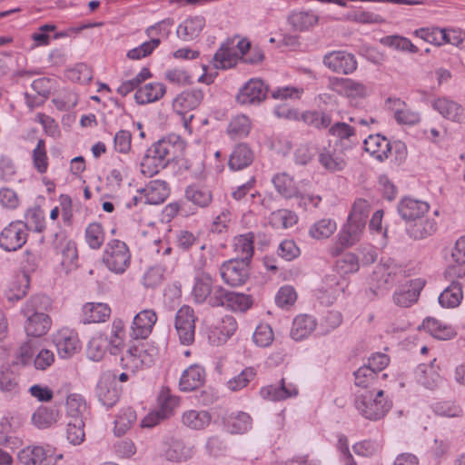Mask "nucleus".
Returning a JSON list of instances; mask_svg holds the SVG:
<instances>
[{
    "label": "nucleus",
    "mask_w": 465,
    "mask_h": 465,
    "mask_svg": "<svg viewBox=\"0 0 465 465\" xmlns=\"http://www.w3.org/2000/svg\"><path fill=\"white\" fill-rule=\"evenodd\" d=\"M353 405L359 414L370 420L382 419L391 409L392 401L384 395L382 390L358 391L354 395Z\"/></svg>",
    "instance_id": "nucleus-1"
},
{
    "label": "nucleus",
    "mask_w": 465,
    "mask_h": 465,
    "mask_svg": "<svg viewBox=\"0 0 465 465\" xmlns=\"http://www.w3.org/2000/svg\"><path fill=\"white\" fill-rule=\"evenodd\" d=\"M102 261L110 272L123 274L131 263V252L127 244L116 239L109 241L104 250Z\"/></svg>",
    "instance_id": "nucleus-2"
},
{
    "label": "nucleus",
    "mask_w": 465,
    "mask_h": 465,
    "mask_svg": "<svg viewBox=\"0 0 465 465\" xmlns=\"http://www.w3.org/2000/svg\"><path fill=\"white\" fill-rule=\"evenodd\" d=\"M28 224L21 220L8 223L0 232V248L5 252L20 250L27 242Z\"/></svg>",
    "instance_id": "nucleus-3"
},
{
    "label": "nucleus",
    "mask_w": 465,
    "mask_h": 465,
    "mask_svg": "<svg viewBox=\"0 0 465 465\" xmlns=\"http://www.w3.org/2000/svg\"><path fill=\"white\" fill-rule=\"evenodd\" d=\"M17 458L22 465H55L63 455H56L49 445H31L20 450Z\"/></svg>",
    "instance_id": "nucleus-4"
},
{
    "label": "nucleus",
    "mask_w": 465,
    "mask_h": 465,
    "mask_svg": "<svg viewBox=\"0 0 465 465\" xmlns=\"http://www.w3.org/2000/svg\"><path fill=\"white\" fill-rule=\"evenodd\" d=\"M365 224L347 218L346 223L337 235V243L330 248L331 256H338L343 249L349 248L360 242L365 229Z\"/></svg>",
    "instance_id": "nucleus-5"
},
{
    "label": "nucleus",
    "mask_w": 465,
    "mask_h": 465,
    "mask_svg": "<svg viewBox=\"0 0 465 465\" xmlns=\"http://www.w3.org/2000/svg\"><path fill=\"white\" fill-rule=\"evenodd\" d=\"M153 363V356L143 345L130 346L121 357V366L133 374L149 368Z\"/></svg>",
    "instance_id": "nucleus-6"
},
{
    "label": "nucleus",
    "mask_w": 465,
    "mask_h": 465,
    "mask_svg": "<svg viewBox=\"0 0 465 465\" xmlns=\"http://www.w3.org/2000/svg\"><path fill=\"white\" fill-rule=\"evenodd\" d=\"M195 320L193 309L189 305H183L177 311L174 326L182 344L190 345L194 341Z\"/></svg>",
    "instance_id": "nucleus-7"
},
{
    "label": "nucleus",
    "mask_w": 465,
    "mask_h": 465,
    "mask_svg": "<svg viewBox=\"0 0 465 465\" xmlns=\"http://www.w3.org/2000/svg\"><path fill=\"white\" fill-rule=\"evenodd\" d=\"M322 64L331 72L351 74L357 69L355 56L344 50L328 52L322 58Z\"/></svg>",
    "instance_id": "nucleus-8"
},
{
    "label": "nucleus",
    "mask_w": 465,
    "mask_h": 465,
    "mask_svg": "<svg viewBox=\"0 0 465 465\" xmlns=\"http://www.w3.org/2000/svg\"><path fill=\"white\" fill-rule=\"evenodd\" d=\"M220 274L226 284L241 286L249 277V262L236 258L226 261L220 268Z\"/></svg>",
    "instance_id": "nucleus-9"
},
{
    "label": "nucleus",
    "mask_w": 465,
    "mask_h": 465,
    "mask_svg": "<svg viewBox=\"0 0 465 465\" xmlns=\"http://www.w3.org/2000/svg\"><path fill=\"white\" fill-rule=\"evenodd\" d=\"M328 134L335 139V146L343 152L352 150L360 143L356 129L345 122L331 124Z\"/></svg>",
    "instance_id": "nucleus-10"
},
{
    "label": "nucleus",
    "mask_w": 465,
    "mask_h": 465,
    "mask_svg": "<svg viewBox=\"0 0 465 465\" xmlns=\"http://www.w3.org/2000/svg\"><path fill=\"white\" fill-rule=\"evenodd\" d=\"M268 87L261 79H251L239 89L236 101L241 105H258L267 95Z\"/></svg>",
    "instance_id": "nucleus-11"
},
{
    "label": "nucleus",
    "mask_w": 465,
    "mask_h": 465,
    "mask_svg": "<svg viewBox=\"0 0 465 465\" xmlns=\"http://www.w3.org/2000/svg\"><path fill=\"white\" fill-rule=\"evenodd\" d=\"M116 374L107 371L101 374L97 382L95 393L98 401L107 409L112 408L119 401V392L114 386Z\"/></svg>",
    "instance_id": "nucleus-12"
},
{
    "label": "nucleus",
    "mask_w": 465,
    "mask_h": 465,
    "mask_svg": "<svg viewBox=\"0 0 465 465\" xmlns=\"http://www.w3.org/2000/svg\"><path fill=\"white\" fill-rule=\"evenodd\" d=\"M157 322V314L153 309L139 312L133 320L130 336L134 340H145L152 333Z\"/></svg>",
    "instance_id": "nucleus-13"
},
{
    "label": "nucleus",
    "mask_w": 465,
    "mask_h": 465,
    "mask_svg": "<svg viewBox=\"0 0 465 465\" xmlns=\"http://www.w3.org/2000/svg\"><path fill=\"white\" fill-rule=\"evenodd\" d=\"M345 280L336 274H329L322 280L318 299L325 306L331 305L345 290Z\"/></svg>",
    "instance_id": "nucleus-14"
},
{
    "label": "nucleus",
    "mask_w": 465,
    "mask_h": 465,
    "mask_svg": "<svg viewBox=\"0 0 465 465\" xmlns=\"http://www.w3.org/2000/svg\"><path fill=\"white\" fill-rule=\"evenodd\" d=\"M54 342L61 358L72 357L80 349L78 334L69 328L59 330L54 336Z\"/></svg>",
    "instance_id": "nucleus-15"
},
{
    "label": "nucleus",
    "mask_w": 465,
    "mask_h": 465,
    "mask_svg": "<svg viewBox=\"0 0 465 465\" xmlns=\"http://www.w3.org/2000/svg\"><path fill=\"white\" fill-rule=\"evenodd\" d=\"M430 209V204L421 200L411 197L402 198L398 205L397 211L399 215L406 223H412L413 220L422 218Z\"/></svg>",
    "instance_id": "nucleus-16"
},
{
    "label": "nucleus",
    "mask_w": 465,
    "mask_h": 465,
    "mask_svg": "<svg viewBox=\"0 0 465 465\" xmlns=\"http://www.w3.org/2000/svg\"><path fill=\"white\" fill-rule=\"evenodd\" d=\"M424 286V282L420 279H415L399 288L393 294L395 304L401 307H410L415 303Z\"/></svg>",
    "instance_id": "nucleus-17"
},
{
    "label": "nucleus",
    "mask_w": 465,
    "mask_h": 465,
    "mask_svg": "<svg viewBox=\"0 0 465 465\" xmlns=\"http://www.w3.org/2000/svg\"><path fill=\"white\" fill-rule=\"evenodd\" d=\"M298 392L297 386L292 382L286 383L284 379H282L279 384H271L262 387L260 391L262 399L272 401H280L296 397Z\"/></svg>",
    "instance_id": "nucleus-18"
},
{
    "label": "nucleus",
    "mask_w": 465,
    "mask_h": 465,
    "mask_svg": "<svg viewBox=\"0 0 465 465\" xmlns=\"http://www.w3.org/2000/svg\"><path fill=\"white\" fill-rule=\"evenodd\" d=\"M345 153L336 149H331L323 147L318 153V161L321 166L330 172L336 173L342 171L347 165V159L345 157Z\"/></svg>",
    "instance_id": "nucleus-19"
},
{
    "label": "nucleus",
    "mask_w": 465,
    "mask_h": 465,
    "mask_svg": "<svg viewBox=\"0 0 465 465\" xmlns=\"http://www.w3.org/2000/svg\"><path fill=\"white\" fill-rule=\"evenodd\" d=\"M364 150L380 162L391 153V143L381 134H371L363 141Z\"/></svg>",
    "instance_id": "nucleus-20"
},
{
    "label": "nucleus",
    "mask_w": 465,
    "mask_h": 465,
    "mask_svg": "<svg viewBox=\"0 0 465 465\" xmlns=\"http://www.w3.org/2000/svg\"><path fill=\"white\" fill-rule=\"evenodd\" d=\"M205 26V18L202 15L191 16L183 20L176 29L177 37L184 42L198 38Z\"/></svg>",
    "instance_id": "nucleus-21"
},
{
    "label": "nucleus",
    "mask_w": 465,
    "mask_h": 465,
    "mask_svg": "<svg viewBox=\"0 0 465 465\" xmlns=\"http://www.w3.org/2000/svg\"><path fill=\"white\" fill-rule=\"evenodd\" d=\"M205 381V371L203 366L192 364L185 369L179 381L180 390L192 391L201 387Z\"/></svg>",
    "instance_id": "nucleus-22"
},
{
    "label": "nucleus",
    "mask_w": 465,
    "mask_h": 465,
    "mask_svg": "<svg viewBox=\"0 0 465 465\" xmlns=\"http://www.w3.org/2000/svg\"><path fill=\"white\" fill-rule=\"evenodd\" d=\"M144 196V203L157 205L163 203L170 194V188L166 182L163 180H153L145 188L142 189Z\"/></svg>",
    "instance_id": "nucleus-23"
},
{
    "label": "nucleus",
    "mask_w": 465,
    "mask_h": 465,
    "mask_svg": "<svg viewBox=\"0 0 465 465\" xmlns=\"http://www.w3.org/2000/svg\"><path fill=\"white\" fill-rule=\"evenodd\" d=\"M442 117L453 122H462L464 115V108L457 102L447 97L438 98L432 104Z\"/></svg>",
    "instance_id": "nucleus-24"
},
{
    "label": "nucleus",
    "mask_w": 465,
    "mask_h": 465,
    "mask_svg": "<svg viewBox=\"0 0 465 465\" xmlns=\"http://www.w3.org/2000/svg\"><path fill=\"white\" fill-rule=\"evenodd\" d=\"M254 153L247 143H241L234 146L230 157L228 165L232 171L242 170L252 164Z\"/></svg>",
    "instance_id": "nucleus-25"
},
{
    "label": "nucleus",
    "mask_w": 465,
    "mask_h": 465,
    "mask_svg": "<svg viewBox=\"0 0 465 465\" xmlns=\"http://www.w3.org/2000/svg\"><path fill=\"white\" fill-rule=\"evenodd\" d=\"M239 58L232 43H224L214 54L212 63L216 69H229L237 64Z\"/></svg>",
    "instance_id": "nucleus-26"
},
{
    "label": "nucleus",
    "mask_w": 465,
    "mask_h": 465,
    "mask_svg": "<svg viewBox=\"0 0 465 465\" xmlns=\"http://www.w3.org/2000/svg\"><path fill=\"white\" fill-rule=\"evenodd\" d=\"M82 312L81 321L84 324L104 322L111 314L110 307L103 302H87L83 306Z\"/></svg>",
    "instance_id": "nucleus-27"
},
{
    "label": "nucleus",
    "mask_w": 465,
    "mask_h": 465,
    "mask_svg": "<svg viewBox=\"0 0 465 465\" xmlns=\"http://www.w3.org/2000/svg\"><path fill=\"white\" fill-rule=\"evenodd\" d=\"M388 102L393 104L394 119L399 124L414 125L420 123V114L408 107L401 99L389 98Z\"/></svg>",
    "instance_id": "nucleus-28"
},
{
    "label": "nucleus",
    "mask_w": 465,
    "mask_h": 465,
    "mask_svg": "<svg viewBox=\"0 0 465 465\" xmlns=\"http://www.w3.org/2000/svg\"><path fill=\"white\" fill-rule=\"evenodd\" d=\"M317 325L313 316L308 314L298 315L292 322L291 337L295 341H302L309 337Z\"/></svg>",
    "instance_id": "nucleus-29"
},
{
    "label": "nucleus",
    "mask_w": 465,
    "mask_h": 465,
    "mask_svg": "<svg viewBox=\"0 0 465 465\" xmlns=\"http://www.w3.org/2000/svg\"><path fill=\"white\" fill-rule=\"evenodd\" d=\"M165 86L162 83H149L139 88L134 94L138 104H147L160 100L165 94Z\"/></svg>",
    "instance_id": "nucleus-30"
},
{
    "label": "nucleus",
    "mask_w": 465,
    "mask_h": 465,
    "mask_svg": "<svg viewBox=\"0 0 465 465\" xmlns=\"http://www.w3.org/2000/svg\"><path fill=\"white\" fill-rule=\"evenodd\" d=\"M25 318V330L28 336H43L49 331L52 325V320L47 313H38L37 315Z\"/></svg>",
    "instance_id": "nucleus-31"
},
{
    "label": "nucleus",
    "mask_w": 465,
    "mask_h": 465,
    "mask_svg": "<svg viewBox=\"0 0 465 465\" xmlns=\"http://www.w3.org/2000/svg\"><path fill=\"white\" fill-rule=\"evenodd\" d=\"M436 230V223L432 219L422 218L409 223L406 228L407 234L413 240H421L431 235Z\"/></svg>",
    "instance_id": "nucleus-32"
},
{
    "label": "nucleus",
    "mask_w": 465,
    "mask_h": 465,
    "mask_svg": "<svg viewBox=\"0 0 465 465\" xmlns=\"http://www.w3.org/2000/svg\"><path fill=\"white\" fill-rule=\"evenodd\" d=\"M193 456V448L187 446L182 440L172 438L164 451L166 460L173 462H182Z\"/></svg>",
    "instance_id": "nucleus-33"
},
{
    "label": "nucleus",
    "mask_w": 465,
    "mask_h": 465,
    "mask_svg": "<svg viewBox=\"0 0 465 465\" xmlns=\"http://www.w3.org/2000/svg\"><path fill=\"white\" fill-rule=\"evenodd\" d=\"M452 262L449 269L457 278H465V235L460 237L451 252Z\"/></svg>",
    "instance_id": "nucleus-34"
},
{
    "label": "nucleus",
    "mask_w": 465,
    "mask_h": 465,
    "mask_svg": "<svg viewBox=\"0 0 465 465\" xmlns=\"http://www.w3.org/2000/svg\"><path fill=\"white\" fill-rule=\"evenodd\" d=\"M184 197L199 208L208 207L213 201L212 192L198 184L188 185L184 191Z\"/></svg>",
    "instance_id": "nucleus-35"
},
{
    "label": "nucleus",
    "mask_w": 465,
    "mask_h": 465,
    "mask_svg": "<svg viewBox=\"0 0 465 465\" xmlns=\"http://www.w3.org/2000/svg\"><path fill=\"white\" fill-rule=\"evenodd\" d=\"M29 276L23 272L16 276L9 284L5 292L7 301L14 302L21 300L25 296L29 289Z\"/></svg>",
    "instance_id": "nucleus-36"
},
{
    "label": "nucleus",
    "mask_w": 465,
    "mask_h": 465,
    "mask_svg": "<svg viewBox=\"0 0 465 465\" xmlns=\"http://www.w3.org/2000/svg\"><path fill=\"white\" fill-rule=\"evenodd\" d=\"M422 328L438 340H450L455 335L453 328L440 321L428 317L422 322Z\"/></svg>",
    "instance_id": "nucleus-37"
},
{
    "label": "nucleus",
    "mask_w": 465,
    "mask_h": 465,
    "mask_svg": "<svg viewBox=\"0 0 465 465\" xmlns=\"http://www.w3.org/2000/svg\"><path fill=\"white\" fill-rule=\"evenodd\" d=\"M213 284L212 276L207 272H202L195 278L192 292L193 301L199 304L205 302L211 293V289Z\"/></svg>",
    "instance_id": "nucleus-38"
},
{
    "label": "nucleus",
    "mask_w": 465,
    "mask_h": 465,
    "mask_svg": "<svg viewBox=\"0 0 465 465\" xmlns=\"http://www.w3.org/2000/svg\"><path fill=\"white\" fill-rule=\"evenodd\" d=\"M272 182L277 193L286 199L293 198L298 193L299 187L296 186L293 178L286 173H276Z\"/></svg>",
    "instance_id": "nucleus-39"
},
{
    "label": "nucleus",
    "mask_w": 465,
    "mask_h": 465,
    "mask_svg": "<svg viewBox=\"0 0 465 465\" xmlns=\"http://www.w3.org/2000/svg\"><path fill=\"white\" fill-rule=\"evenodd\" d=\"M52 305L51 299L45 295H35L26 301L21 312L24 317H32L38 313H47Z\"/></svg>",
    "instance_id": "nucleus-40"
},
{
    "label": "nucleus",
    "mask_w": 465,
    "mask_h": 465,
    "mask_svg": "<svg viewBox=\"0 0 465 465\" xmlns=\"http://www.w3.org/2000/svg\"><path fill=\"white\" fill-rule=\"evenodd\" d=\"M254 235L252 232L238 235L234 238L233 246L237 253L236 259L250 262L253 255Z\"/></svg>",
    "instance_id": "nucleus-41"
},
{
    "label": "nucleus",
    "mask_w": 465,
    "mask_h": 465,
    "mask_svg": "<svg viewBox=\"0 0 465 465\" xmlns=\"http://www.w3.org/2000/svg\"><path fill=\"white\" fill-rule=\"evenodd\" d=\"M182 422L192 430H203L211 422V415L206 411L190 410L183 412Z\"/></svg>",
    "instance_id": "nucleus-42"
},
{
    "label": "nucleus",
    "mask_w": 465,
    "mask_h": 465,
    "mask_svg": "<svg viewBox=\"0 0 465 465\" xmlns=\"http://www.w3.org/2000/svg\"><path fill=\"white\" fill-rule=\"evenodd\" d=\"M319 17L312 11L292 12L289 17V24L297 31H305L317 25Z\"/></svg>",
    "instance_id": "nucleus-43"
},
{
    "label": "nucleus",
    "mask_w": 465,
    "mask_h": 465,
    "mask_svg": "<svg viewBox=\"0 0 465 465\" xmlns=\"http://www.w3.org/2000/svg\"><path fill=\"white\" fill-rule=\"evenodd\" d=\"M463 292L459 282H451L439 296V303L443 308H455L462 301Z\"/></svg>",
    "instance_id": "nucleus-44"
},
{
    "label": "nucleus",
    "mask_w": 465,
    "mask_h": 465,
    "mask_svg": "<svg viewBox=\"0 0 465 465\" xmlns=\"http://www.w3.org/2000/svg\"><path fill=\"white\" fill-rule=\"evenodd\" d=\"M226 426L231 433L242 434L252 428V418L246 412H232L227 418Z\"/></svg>",
    "instance_id": "nucleus-45"
},
{
    "label": "nucleus",
    "mask_w": 465,
    "mask_h": 465,
    "mask_svg": "<svg viewBox=\"0 0 465 465\" xmlns=\"http://www.w3.org/2000/svg\"><path fill=\"white\" fill-rule=\"evenodd\" d=\"M110 344L111 341L104 335L92 337L86 348L87 358L93 361H100L104 357Z\"/></svg>",
    "instance_id": "nucleus-46"
},
{
    "label": "nucleus",
    "mask_w": 465,
    "mask_h": 465,
    "mask_svg": "<svg viewBox=\"0 0 465 465\" xmlns=\"http://www.w3.org/2000/svg\"><path fill=\"white\" fill-rule=\"evenodd\" d=\"M337 230V223L331 218H322L309 228V235L315 240L327 239Z\"/></svg>",
    "instance_id": "nucleus-47"
},
{
    "label": "nucleus",
    "mask_w": 465,
    "mask_h": 465,
    "mask_svg": "<svg viewBox=\"0 0 465 465\" xmlns=\"http://www.w3.org/2000/svg\"><path fill=\"white\" fill-rule=\"evenodd\" d=\"M203 97L204 94L201 89L192 88L177 95L174 103L183 109L193 110L202 104Z\"/></svg>",
    "instance_id": "nucleus-48"
},
{
    "label": "nucleus",
    "mask_w": 465,
    "mask_h": 465,
    "mask_svg": "<svg viewBox=\"0 0 465 465\" xmlns=\"http://www.w3.org/2000/svg\"><path fill=\"white\" fill-rule=\"evenodd\" d=\"M57 411L53 408L40 406L32 414L33 424L40 429H47L57 421Z\"/></svg>",
    "instance_id": "nucleus-49"
},
{
    "label": "nucleus",
    "mask_w": 465,
    "mask_h": 465,
    "mask_svg": "<svg viewBox=\"0 0 465 465\" xmlns=\"http://www.w3.org/2000/svg\"><path fill=\"white\" fill-rule=\"evenodd\" d=\"M297 222L298 217L295 213L287 209L274 211L269 217L270 224L275 229H288L296 224Z\"/></svg>",
    "instance_id": "nucleus-50"
},
{
    "label": "nucleus",
    "mask_w": 465,
    "mask_h": 465,
    "mask_svg": "<svg viewBox=\"0 0 465 465\" xmlns=\"http://www.w3.org/2000/svg\"><path fill=\"white\" fill-rule=\"evenodd\" d=\"M251 130V121L244 114L232 117L228 124L227 133L233 139L246 137Z\"/></svg>",
    "instance_id": "nucleus-51"
},
{
    "label": "nucleus",
    "mask_w": 465,
    "mask_h": 465,
    "mask_svg": "<svg viewBox=\"0 0 465 465\" xmlns=\"http://www.w3.org/2000/svg\"><path fill=\"white\" fill-rule=\"evenodd\" d=\"M381 43L401 52L416 54L419 51L418 47L409 38L398 35L384 36L381 39Z\"/></svg>",
    "instance_id": "nucleus-52"
},
{
    "label": "nucleus",
    "mask_w": 465,
    "mask_h": 465,
    "mask_svg": "<svg viewBox=\"0 0 465 465\" xmlns=\"http://www.w3.org/2000/svg\"><path fill=\"white\" fill-rule=\"evenodd\" d=\"M179 403V397L173 395L168 389H163L158 396V414L162 419L168 418Z\"/></svg>",
    "instance_id": "nucleus-53"
},
{
    "label": "nucleus",
    "mask_w": 465,
    "mask_h": 465,
    "mask_svg": "<svg viewBox=\"0 0 465 465\" xmlns=\"http://www.w3.org/2000/svg\"><path fill=\"white\" fill-rule=\"evenodd\" d=\"M135 420L136 413L131 407L122 409L114 420V433L117 436L124 434Z\"/></svg>",
    "instance_id": "nucleus-54"
},
{
    "label": "nucleus",
    "mask_w": 465,
    "mask_h": 465,
    "mask_svg": "<svg viewBox=\"0 0 465 465\" xmlns=\"http://www.w3.org/2000/svg\"><path fill=\"white\" fill-rule=\"evenodd\" d=\"M32 162L35 169L41 174L48 169V156L45 149V142L39 139L32 152Z\"/></svg>",
    "instance_id": "nucleus-55"
},
{
    "label": "nucleus",
    "mask_w": 465,
    "mask_h": 465,
    "mask_svg": "<svg viewBox=\"0 0 465 465\" xmlns=\"http://www.w3.org/2000/svg\"><path fill=\"white\" fill-rule=\"evenodd\" d=\"M417 379L420 383L428 389H433L440 381V375L434 371L433 362L430 365H419Z\"/></svg>",
    "instance_id": "nucleus-56"
},
{
    "label": "nucleus",
    "mask_w": 465,
    "mask_h": 465,
    "mask_svg": "<svg viewBox=\"0 0 465 465\" xmlns=\"http://www.w3.org/2000/svg\"><path fill=\"white\" fill-rule=\"evenodd\" d=\"M334 269L341 276L354 273L360 269L359 259L354 253L347 252L336 261Z\"/></svg>",
    "instance_id": "nucleus-57"
},
{
    "label": "nucleus",
    "mask_w": 465,
    "mask_h": 465,
    "mask_svg": "<svg viewBox=\"0 0 465 465\" xmlns=\"http://www.w3.org/2000/svg\"><path fill=\"white\" fill-rule=\"evenodd\" d=\"M302 119L307 125L320 130L329 128L331 124L330 114L318 111H307L303 113Z\"/></svg>",
    "instance_id": "nucleus-58"
},
{
    "label": "nucleus",
    "mask_w": 465,
    "mask_h": 465,
    "mask_svg": "<svg viewBox=\"0 0 465 465\" xmlns=\"http://www.w3.org/2000/svg\"><path fill=\"white\" fill-rule=\"evenodd\" d=\"M256 376V371L252 367L243 369L238 375L230 379L226 386L232 391H238L245 388Z\"/></svg>",
    "instance_id": "nucleus-59"
},
{
    "label": "nucleus",
    "mask_w": 465,
    "mask_h": 465,
    "mask_svg": "<svg viewBox=\"0 0 465 465\" xmlns=\"http://www.w3.org/2000/svg\"><path fill=\"white\" fill-rule=\"evenodd\" d=\"M413 35L427 43L442 45H444V29L439 27H422L416 29Z\"/></svg>",
    "instance_id": "nucleus-60"
},
{
    "label": "nucleus",
    "mask_w": 465,
    "mask_h": 465,
    "mask_svg": "<svg viewBox=\"0 0 465 465\" xmlns=\"http://www.w3.org/2000/svg\"><path fill=\"white\" fill-rule=\"evenodd\" d=\"M84 423L81 417H76L67 422L66 437L73 445H79L84 439Z\"/></svg>",
    "instance_id": "nucleus-61"
},
{
    "label": "nucleus",
    "mask_w": 465,
    "mask_h": 465,
    "mask_svg": "<svg viewBox=\"0 0 465 465\" xmlns=\"http://www.w3.org/2000/svg\"><path fill=\"white\" fill-rule=\"evenodd\" d=\"M85 241L91 249H99L104 241V234L102 225L99 223H92L85 229Z\"/></svg>",
    "instance_id": "nucleus-62"
},
{
    "label": "nucleus",
    "mask_w": 465,
    "mask_h": 465,
    "mask_svg": "<svg viewBox=\"0 0 465 465\" xmlns=\"http://www.w3.org/2000/svg\"><path fill=\"white\" fill-rule=\"evenodd\" d=\"M251 305L252 300L249 295L229 291L225 307L234 312H245Z\"/></svg>",
    "instance_id": "nucleus-63"
},
{
    "label": "nucleus",
    "mask_w": 465,
    "mask_h": 465,
    "mask_svg": "<svg viewBox=\"0 0 465 465\" xmlns=\"http://www.w3.org/2000/svg\"><path fill=\"white\" fill-rule=\"evenodd\" d=\"M166 166L147 150L141 163V172L147 177H153Z\"/></svg>",
    "instance_id": "nucleus-64"
}]
</instances>
